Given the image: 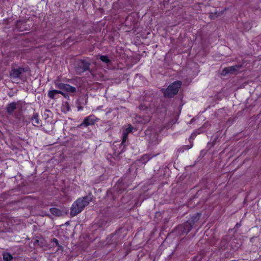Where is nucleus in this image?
<instances>
[{
  "mask_svg": "<svg viewBox=\"0 0 261 261\" xmlns=\"http://www.w3.org/2000/svg\"><path fill=\"white\" fill-rule=\"evenodd\" d=\"M90 63L84 60H80L75 66V70L78 73H83L89 70Z\"/></svg>",
  "mask_w": 261,
  "mask_h": 261,
  "instance_id": "nucleus-5",
  "label": "nucleus"
},
{
  "mask_svg": "<svg viewBox=\"0 0 261 261\" xmlns=\"http://www.w3.org/2000/svg\"><path fill=\"white\" fill-rule=\"evenodd\" d=\"M27 21L18 20L15 23V30L18 32H23L29 30V26H28Z\"/></svg>",
  "mask_w": 261,
  "mask_h": 261,
  "instance_id": "nucleus-7",
  "label": "nucleus"
},
{
  "mask_svg": "<svg viewBox=\"0 0 261 261\" xmlns=\"http://www.w3.org/2000/svg\"><path fill=\"white\" fill-rule=\"evenodd\" d=\"M38 242H39L38 240H36L34 241V244L35 245H36V244H37V243H38Z\"/></svg>",
  "mask_w": 261,
  "mask_h": 261,
  "instance_id": "nucleus-29",
  "label": "nucleus"
},
{
  "mask_svg": "<svg viewBox=\"0 0 261 261\" xmlns=\"http://www.w3.org/2000/svg\"><path fill=\"white\" fill-rule=\"evenodd\" d=\"M217 139V138H216L214 139L213 141L212 142H210L207 143V146L208 147V149H211L212 148L214 145L216 144V140Z\"/></svg>",
  "mask_w": 261,
  "mask_h": 261,
  "instance_id": "nucleus-24",
  "label": "nucleus"
},
{
  "mask_svg": "<svg viewBox=\"0 0 261 261\" xmlns=\"http://www.w3.org/2000/svg\"><path fill=\"white\" fill-rule=\"evenodd\" d=\"M64 90L68 92L74 93L76 92V89L75 87H73L69 84H66Z\"/></svg>",
  "mask_w": 261,
  "mask_h": 261,
  "instance_id": "nucleus-20",
  "label": "nucleus"
},
{
  "mask_svg": "<svg viewBox=\"0 0 261 261\" xmlns=\"http://www.w3.org/2000/svg\"><path fill=\"white\" fill-rule=\"evenodd\" d=\"M201 215L200 213H196L186 222L178 225L169 235L175 234L180 236L184 234H187L193 227L196 226Z\"/></svg>",
  "mask_w": 261,
  "mask_h": 261,
  "instance_id": "nucleus-1",
  "label": "nucleus"
},
{
  "mask_svg": "<svg viewBox=\"0 0 261 261\" xmlns=\"http://www.w3.org/2000/svg\"><path fill=\"white\" fill-rule=\"evenodd\" d=\"M33 125L35 126H40L42 125V121L39 119V114L37 113H34L31 118Z\"/></svg>",
  "mask_w": 261,
  "mask_h": 261,
  "instance_id": "nucleus-8",
  "label": "nucleus"
},
{
  "mask_svg": "<svg viewBox=\"0 0 261 261\" xmlns=\"http://www.w3.org/2000/svg\"><path fill=\"white\" fill-rule=\"evenodd\" d=\"M3 257L5 261H11L13 259L12 255L7 252H5L3 253Z\"/></svg>",
  "mask_w": 261,
  "mask_h": 261,
  "instance_id": "nucleus-17",
  "label": "nucleus"
},
{
  "mask_svg": "<svg viewBox=\"0 0 261 261\" xmlns=\"http://www.w3.org/2000/svg\"><path fill=\"white\" fill-rule=\"evenodd\" d=\"M194 121V118H192L190 121V123H192Z\"/></svg>",
  "mask_w": 261,
  "mask_h": 261,
  "instance_id": "nucleus-33",
  "label": "nucleus"
},
{
  "mask_svg": "<svg viewBox=\"0 0 261 261\" xmlns=\"http://www.w3.org/2000/svg\"><path fill=\"white\" fill-rule=\"evenodd\" d=\"M52 215L57 217H60L63 215V212L56 207H51L49 210Z\"/></svg>",
  "mask_w": 261,
  "mask_h": 261,
  "instance_id": "nucleus-13",
  "label": "nucleus"
},
{
  "mask_svg": "<svg viewBox=\"0 0 261 261\" xmlns=\"http://www.w3.org/2000/svg\"><path fill=\"white\" fill-rule=\"evenodd\" d=\"M242 67V65H234L230 67H228V69L229 73L233 74L235 72L237 71L239 69Z\"/></svg>",
  "mask_w": 261,
  "mask_h": 261,
  "instance_id": "nucleus-16",
  "label": "nucleus"
},
{
  "mask_svg": "<svg viewBox=\"0 0 261 261\" xmlns=\"http://www.w3.org/2000/svg\"><path fill=\"white\" fill-rule=\"evenodd\" d=\"M59 94H62L64 97H66L67 94L61 91V93Z\"/></svg>",
  "mask_w": 261,
  "mask_h": 261,
  "instance_id": "nucleus-28",
  "label": "nucleus"
},
{
  "mask_svg": "<svg viewBox=\"0 0 261 261\" xmlns=\"http://www.w3.org/2000/svg\"><path fill=\"white\" fill-rule=\"evenodd\" d=\"M55 85L57 88L64 90L65 87H66V84L55 82Z\"/></svg>",
  "mask_w": 261,
  "mask_h": 261,
  "instance_id": "nucleus-22",
  "label": "nucleus"
},
{
  "mask_svg": "<svg viewBox=\"0 0 261 261\" xmlns=\"http://www.w3.org/2000/svg\"><path fill=\"white\" fill-rule=\"evenodd\" d=\"M150 107V103L149 101H147V102H143L140 104L139 106V109L140 110H147L149 107Z\"/></svg>",
  "mask_w": 261,
  "mask_h": 261,
  "instance_id": "nucleus-23",
  "label": "nucleus"
},
{
  "mask_svg": "<svg viewBox=\"0 0 261 261\" xmlns=\"http://www.w3.org/2000/svg\"><path fill=\"white\" fill-rule=\"evenodd\" d=\"M152 156L149 154H145L142 156L140 159L141 162L143 163H146L149 160L151 159Z\"/></svg>",
  "mask_w": 261,
  "mask_h": 261,
  "instance_id": "nucleus-18",
  "label": "nucleus"
},
{
  "mask_svg": "<svg viewBox=\"0 0 261 261\" xmlns=\"http://www.w3.org/2000/svg\"><path fill=\"white\" fill-rule=\"evenodd\" d=\"M61 93L60 90H49L48 91V97L52 99H56L58 98L59 94Z\"/></svg>",
  "mask_w": 261,
  "mask_h": 261,
  "instance_id": "nucleus-11",
  "label": "nucleus"
},
{
  "mask_svg": "<svg viewBox=\"0 0 261 261\" xmlns=\"http://www.w3.org/2000/svg\"><path fill=\"white\" fill-rule=\"evenodd\" d=\"M204 257V254L202 252H199L193 257L192 261H201Z\"/></svg>",
  "mask_w": 261,
  "mask_h": 261,
  "instance_id": "nucleus-19",
  "label": "nucleus"
},
{
  "mask_svg": "<svg viewBox=\"0 0 261 261\" xmlns=\"http://www.w3.org/2000/svg\"><path fill=\"white\" fill-rule=\"evenodd\" d=\"M27 70L25 68L19 67L17 68H15L13 66L11 67V70L10 72V76L13 79L20 78L21 74L27 72Z\"/></svg>",
  "mask_w": 261,
  "mask_h": 261,
  "instance_id": "nucleus-4",
  "label": "nucleus"
},
{
  "mask_svg": "<svg viewBox=\"0 0 261 261\" xmlns=\"http://www.w3.org/2000/svg\"><path fill=\"white\" fill-rule=\"evenodd\" d=\"M133 129V126L131 125H129L128 127L123 131L122 139L123 140V142L125 141V140H127L128 135L129 133L132 132Z\"/></svg>",
  "mask_w": 261,
  "mask_h": 261,
  "instance_id": "nucleus-12",
  "label": "nucleus"
},
{
  "mask_svg": "<svg viewBox=\"0 0 261 261\" xmlns=\"http://www.w3.org/2000/svg\"><path fill=\"white\" fill-rule=\"evenodd\" d=\"M228 73H229V72L227 67L224 68L221 72V74L223 75H226Z\"/></svg>",
  "mask_w": 261,
  "mask_h": 261,
  "instance_id": "nucleus-25",
  "label": "nucleus"
},
{
  "mask_svg": "<svg viewBox=\"0 0 261 261\" xmlns=\"http://www.w3.org/2000/svg\"><path fill=\"white\" fill-rule=\"evenodd\" d=\"M58 247V251H63V247L60 244H59L58 246H57Z\"/></svg>",
  "mask_w": 261,
  "mask_h": 261,
  "instance_id": "nucleus-27",
  "label": "nucleus"
},
{
  "mask_svg": "<svg viewBox=\"0 0 261 261\" xmlns=\"http://www.w3.org/2000/svg\"><path fill=\"white\" fill-rule=\"evenodd\" d=\"M18 102H12L7 105L6 107V111L9 115H11L14 111L17 109V105Z\"/></svg>",
  "mask_w": 261,
  "mask_h": 261,
  "instance_id": "nucleus-9",
  "label": "nucleus"
},
{
  "mask_svg": "<svg viewBox=\"0 0 261 261\" xmlns=\"http://www.w3.org/2000/svg\"><path fill=\"white\" fill-rule=\"evenodd\" d=\"M181 82L179 81L174 82L164 91V98H172L176 95L181 87Z\"/></svg>",
  "mask_w": 261,
  "mask_h": 261,
  "instance_id": "nucleus-3",
  "label": "nucleus"
},
{
  "mask_svg": "<svg viewBox=\"0 0 261 261\" xmlns=\"http://www.w3.org/2000/svg\"><path fill=\"white\" fill-rule=\"evenodd\" d=\"M52 242L55 243V245H53V246H57L59 245L58 240L56 238H53L52 240Z\"/></svg>",
  "mask_w": 261,
  "mask_h": 261,
  "instance_id": "nucleus-26",
  "label": "nucleus"
},
{
  "mask_svg": "<svg viewBox=\"0 0 261 261\" xmlns=\"http://www.w3.org/2000/svg\"><path fill=\"white\" fill-rule=\"evenodd\" d=\"M163 228H161V232H160V236L161 235V234H162V231H163Z\"/></svg>",
  "mask_w": 261,
  "mask_h": 261,
  "instance_id": "nucleus-32",
  "label": "nucleus"
},
{
  "mask_svg": "<svg viewBox=\"0 0 261 261\" xmlns=\"http://www.w3.org/2000/svg\"><path fill=\"white\" fill-rule=\"evenodd\" d=\"M168 222V220L167 219H165L164 220V223H165Z\"/></svg>",
  "mask_w": 261,
  "mask_h": 261,
  "instance_id": "nucleus-30",
  "label": "nucleus"
},
{
  "mask_svg": "<svg viewBox=\"0 0 261 261\" xmlns=\"http://www.w3.org/2000/svg\"><path fill=\"white\" fill-rule=\"evenodd\" d=\"M99 59L101 61L106 63L109 64L111 63V60L109 58L107 55H101L99 57Z\"/></svg>",
  "mask_w": 261,
  "mask_h": 261,
  "instance_id": "nucleus-21",
  "label": "nucleus"
},
{
  "mask_svg": "<svg viewBox=\"0 0 261 261\" xmlns=\"http://www.w3.org/2000/svg\"><path fill=\"white\" fill-rule=\"evenodd\" d=\"M236 226L237 227H239V226H240V224H239V223H237L236 225Z\"/></svg>",
  "mask_w": 261,
  "mask_h": 261,
  "instance_id": "nucleus-31",
  "label": "nucleus"
},
{
  "mask_svg": "<svg viewBox=\"0 0 261 261\" xmlns=\"http://www.w3.org/2000/svg\"><path fill=\"white\" fill-rule=\"evenodd\" d=\"M128 145V141L127 140H125V141L123 142V140L122 139V141L121 143L119 144V149L120 151H118V154H121L122 152H123L126 149V147L127 145Z\"/></svg>",
  "mask_w": 261,
  "mask_h": 261,
  "instance_id": "nucleus-14",
  "label": "nucleus"
},
{
  "mask_svg": "<svg viewBox=\"0 0 261 261\" xmlns=\"http://www.w3.org/2000/svg\"><path fill=\"white\" fill-rule=\"evenodd\" d=\"M98 120V119L95 115H90L85 118L80 125L87 127L89 125H94Z\"/></svg>",
  "mask_w": 261,
  "mask_h": 261,
  "instance_id": "nucleus-6",
  "label": "nucleus"
},
{
  "mask_svg": "<svg viewBox=\"0 0 261 261\" xmlns=\"http://www.w3.org/2000/svg\"><path fill=\"white\" fill-rule=\"evenodd\" d=\"M90 201L88 196L78 198L72 204L70 208V215L74 217L83 211L85 206L89 204Z\"/></svg>",
  "mask_w": 261,
  "mask_h": 261,
  "instance_id": "nucleus-2",
  "label": "nucleus"
},
{
  "mask_svg": "<svg viewBox=\"0 0 261 261\" xmlns=\"http://www.w3.org/2000/svg\"><path fill=\"white\" fill-rule=\"evenodd\" d=\"M177 119L175 118V114H173L172 118L170 119V121L164 125V128L168 129L172 127V126L176 123Z\"/></svg>",
  "mask_w": 261,
  "mask_h": 261,
  "instance_id": "nucleus-15",
  "label": "nucleus"
},
{
  "mask_svg": "<svg viewBox=\"0 0 261 261\" xmlns=\"http://www.w3.org/2000/svg\"><path fill=\"white\" fill-rule=\"evenodd\" d=\"M168 237H166L165 239L164 240V241H165V240L167 239Z\"/></svg>",
  "mask_w": 261,
  "mask_h": 261,
  "instance_id": "nucleus-34",
  "label": "nucleus"
},
{
  "mask_svg": "<svg viewBox=\"0 0 261 261\" xmlns=\"http://www.w3.org/2000/svg\"><path fill=\"white\" fill-rule=\"evenodd\" d=\"M200 133V132H199V130H196L195 131V132H194L190 136L189 140V141L190 142V145H184L183 146V148L185 149H186V150H188V149H189L190 148H191L193 146V142L192 141L194 140V138L196 136V135L197 134H199Z\"/></svg>",
  "mask_w": 261,
  "mask_h": 261,
  "instance_id": "nucleus-10",
  "label": "nucleus"
}]
</instances>
